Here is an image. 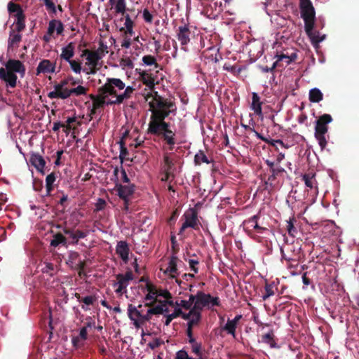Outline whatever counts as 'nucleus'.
I'll use <instances>...</instances> for the list:
<instances>
[{
    "label": "nucleus",
    "mask_w": 359,
    "mask_h": 359,
    "mask_svg": "<svg viewBox=\"0 0 359 359\" xmlns=\"http://www.w3.org/2000/svg\"><path fill=\"white\" fill-rule=\"evenodd\" d=\"M259 215H255L248 219L245 221V225L246 226L245 230L248 232V235H251L252 230H255L259 233H263L264 231H268V229L266 227L260 226L258 224V219L259 218Z\"/></svg>",
    "instance_id": "nucleus-9"
},
{
    "label": "nucleus",
    "mask_w": 359,
    "mask_h": 359,
    "mask_svg": "<svg viewBox=\"0 0 359 359\" xmlns=\"http://www.w3.org/2000/svg\"><path fill=\"white\" fill-rule=\"evenodd\" d=\"M191 30L189 25L180 26L177 31V37L180 42L182 48L186 50L185 46L190 42Z\"/></svg>",
    "instance_id": "nucleus-10"
},
{
    "label": "nucleus",
    "mask_w": 359,
    "mask_h": 359,
    "mask_svg": "<svg viewBox=\"0 0 359 359\" xmlns=\"http://www.w3.org/2000/svg\"><path fill=\"white\" fill-rule=\"evenodd\" d=\"M63 233L72 238V244H78L79 239L86 238L88 234V231H83L79 229L74 231L69 228H65Z\"/></svg>",
    "instance_id": "nucleus-16"
},
{
    "label": "nucleus",
    "mask_w": 359,
    "mask_h": 359,
    "mask_svg": "<svg viewBox=\"0 0 359 359\" xmlns=\"http://www.w3.org/2000/svg\"><path fill=\"white\" fill-rule=\"evenodd\" d=\"M163 344V341L161 339L156 338L152 341H150L147 346L152 350L159 347L161 345Z\"/></svg>",
    "instance_id": "nucleus-52"
},
{
    "label": "nucleus",
    "mask_w": 359,
    "mask_h": 359,
    "mask_svg": "<svg viewBox=\"0 0 359 359\" xmlns=\"http://www.w3.org/2000/svg\"><path fill=\"white\" fill-rule=\"evenodd\" d=\"M296 222L297 220L294 217L290 218L289 220L286 221L287 231L288 234L292 237H295V235L297 233V228L294 225V223Z\"/></svg>",
    "instance_id": "nucleus-37"
},
{
    "label": "nucleus",
    "mask_w": 359,
    "mask_h": 359,
    "mask_svg": "<svg viewBox=\"0 0 359 359\" xmlns=\"http://www.w3.org/2000/svg\"><path fill=\"white\" fill-rule=\"evenodd\" d=\"M332 118L330 114H325L316 121L315 133L326 134L328 130L327 124L331 123Z\"/></svg>",
    "instance_id": "nucleus-11"
},
{
    "label": "nucleus",
    "mask_w": 359,
    "mask_h": 359,
    "mask_svg": "<svg viewBox=\"0 0 359 359\" xmlns=\"http://www.w3.org/2000/svg\"><path fill=\"white\" fill-rule=\"evenodd\" d=\"M72 69L76 74H79L81 71V63L79 62H77L76 60H70L69 61H67Z\"/></svg>",
    "instance_id": "nucleus-50"
},
{
    "label": "nucleus",
    "mask_w": 359,
    "mask_h": 359,
    "mask_svg": "<svg viewBox=\"0 0 359 359\" xmlns=\"http://www.w3.org/2000/svg\"><path fill=\"white\" fill-rule=\"evenodd\" d=\"M299 8L301 17L304 22L305 32L311 40V42L315 48H319V43L323 41L326 36L320 35L318 31L314 30L316 11L311 0H300Z\"/></svg>",
    "instance_id": "nucleus-2"
},
{
    "label": "nucleus",
    "mask_w": 359,
    "mask_h": 359,
    "mask_svg": "<svg viewBox=\"0 0 359 359\" xmlns=\"http://www.w3.org/2000/svg\"><path fill=\"white\" fill-rule=\"evenodd\" d=\"M128 316L130 320L133 322V325L136 328L138 329L141 327L140 320L141 318L142 311L132 304L128 306Z\"/></svg>",
    "instance_id": "nucleus-14"
},
{
    "label": "nucleus",
    "mask_w": 359,
    "mask_h": 359,
    "mask_svg": "<svg viewBox=\"0 0 359 359\" xmlns=\"http://www.w3.org/2000/svg\"><path fill=\"white\" fill-rule=\"evenodd\" d=\"M191 351L199 358L202 356V347L201 344L198 343L196 341L191 343Z\"/></svg>",
    "instance_id": "nucleus-48"
},
{
    "label": "nucleus",
    "mask_w": 359,
    "mask_h": 359,
    "mask_svg": "<svg viewBox=\"0 0 359 359\" xmlns=\"http://www.w3.org/2000/svg\"><path fill=\"white\" fill-rule=\"evenodd\" d=\"M115 88L118 90H123L126 84L120 79L116 78H108L106 83L99 88V92L102 94H109L116 97L117 93Z\"/></svg>",
    "instance_id": "nucleus-6"
},
{
    "label": "nucleus",
    "mask_w": 359,
    "mask_h": 359,
    "mask_svg": "<svg viewBox=\"0 0 359 359\" xmlns=\"http://www.w3.org/2000/svg\"><path fill=\"white\" fill-rule=\"evenodd\" d=\"M100 94L101 95H99L97 98L95 99L94 102H93V106L94 109H100L103 107L105 104V98L107 94Z\"/></svg>",
    "instance_id": "nucleus-43"
},
{
    "label": "nucleus",
    "mask_w": 359,
    "mask_h": 359,
    "mask_svg": "<svg viewBox=\"0 0 359 359\" xmlns=\"http://www.w3.org/2000/svg\"><path fill=\"white\" fill-rule=\"evenodd\" d=\"M323 98V95L318 88H313L309 92V100L311 102H319Z\"/></svg>",
    "instance_id": "nucleus-35"
},
{
    "label": "nucleus",
    "mask_w": 359,
    "mask_h": 359,
    "mask_svg": "<svg viewBox=\"0 0 359 359\" xmlns=\"http://www.w3.org/2000/svg\"><path fill=\"white\" fill-rule=\"evenodd\" d=\"M153 314H149V309L147 310V312L146 314H142V316H141V318L140 320V322H141V326L142 325H144L146 322H148L151 319V316Z\"/></svg>",
    "instance_id": "nucleus-63"
},
{
    "label": "nucleus",
    "mask_w": 359,
    "mask_h": 359,
    "mask_svg": "<svg viewBox=\"0 0 359 359\" xmlns=\"http://www.w3.org/2000/svg\"><path fill=\"white\" fill-rule=\"evenodd\" d=\"M56 23H57V20H52L49 22L48 32L47 34L49 36H51L56 29Z\"/></svg>",
    "instance_id": "nucleus-54"
},
{
    "label": "nucleus",
    "mask_w": 359,
    "mask_h": 359,
    "mask_svg": "<svg viewBox=\"0 0 359 359\" xmlns=\"http://www.w3.org/2000/svg\"><path fill=\"white\" fill-rule=\"evenodd\" d=\"M201 320V312L196 310L194 315H191L189 320L193 321L194 323L198 325Z\"/></svg>",
    "instance_id": "nucleus-58"
},
{
    "label": "nucleus",
    "mask_w": 359,
    "mask_h": 359,
    "mask_svg": "<svg viewBox=\"0 0 359 359\" xmlns=\"http://www.w3.org/2000/svg\"><path fill=\"white\" fill-rule=\"evenodd\" d=\"M88 88L82 86H78L76 88H72L69 91H66L65 94L60 95V99L65 100L69 97L72 95L76 96L83 95L87 93Z\"/></svg>",
    "instance_id": "nucleus-23"
},
{
    "label": "nucleus",
    "mask_w": 359,
    "mask_h": 359,
    "mask_svg": "<svg viewBox=\"0 0 359 359\" xmlns=\"http://www.w3.org/2000/svg\"><path fill=\"white\" fill-rule=\"evenodd\" d=\"M158 297H163L165 299H172V295L169 291L167 290H158L157 289V294H156V298L158 299Z\"/></svg>",
    "instance_id": "nucleus-53"
},
{
    "label": "nucleus",
    "mask_w": 359,
    "mask_h": 359,
    "mask_svg": "<svg viewBox=\"0 0 359 359\" xmlns=\"http://www.w3.org/2000/svg\"><path fill=\"white\" fill-rule=\"evenodd\" d=\"M56 62H53L49 60L43 59L40 61L37 67L36 74L40 75L41 74H51L55 72Z\"/></svg>",
    "instance_id": "nucleus-13"
},
{
    "label": "nucleus",
    "mask_w": 359,
    "mask_h": 359,
    "mask_svg": "<svg viewBox=\"0 0 359 359\" xmlns=\"http://www.w3.org/2000/svg\"><path fill=\"white\" fill-rule=\"evenodd\" d=\"M183 217H184L185 221L180 229L179 234L183 233L187 228H192L195 230L199 229L200 222L198 219V212L195 208H189L183 215Z\"/></svg>",
    "instance_id": "nucleus-5"
},
{
    "label": "nucleus",
    "mask_w": 359,
    "mask_h": 359,
    "mask_svg": "<svg viewBox=\"0 0 359 359\" xmlns=\"http://www.w3.org/2000/svg\"><path fill=\"white\" fill-rule=\"evenodd\" d=\"M124 89L125 90L123 93L116 95V99L115 100L108 102L107 104H120L123 103L125 100L130 98L135 88L132 86H127Z\"/></svg>",
    "instance_id": "nucleus-22"
},
{
    "label": "nucleus",
    "mask_w": 359,
    "mask_h": 359,
    "mask_svg": "<svg viewBox=\"0 0 359 359\" xmlns=\"http://www.w3.org/2000/svg\"><path fill=\"white\" fill-rule=\"evenodd\" d=\"M60 244L65 245L67 244V238L61 233H57L53 236V239L50 242V245L57 247Z\"/></svg>",
    "instance_id": "nucleus-36"
},
{
    "label": "nucleus",
    "mask_w": 359,
    "mask_h": 359,
    "mask_svg": "<svg viewBox=\"0 0 359 359\" xmlns=\"http://www.w3.org/2000/svg\"><path fill=\"white\" fill-rule=\"evenodd\" d=\"M101 59L102 57H100V56L95 51H92V53L89 54L88 57H86L89 65L91 66L90 71L89 72L90 74H95L96 72L97 66Z\"/></svg>",
    "instance_id": "nucleus-27"
},
{
    "label": "nucleus",
    "mask_w": 359,
    "mask_h": 359,
    "mask_svg": "<svg viewBox=\"0 0 359 359\" xmlns=\"http://www.w3.org/2000/svg\"><path fill=\"white\" fill-rule=\"evenodd\" d=\"M120 158H123L128 154L127 148L125 147V143L123 141H120Z\"/></svg>",
    "instance_id": "nucleus-59"
},
{
    "label": "nucleus",
    "mask_w": 359,
    "mask_h": 359,
    "mask_svg": "<svg viewBox=\"0 0 359 359\" xmlns=\"http://www.w3.org/2000/svg\"><path fill=\"white\" fill-rule=\"evenodd\" d=\"M118 196L124 200L125 203L128 201V197L134 193V185H116Z\"/></svg>",
    "instance_id": "nucleus-20"
},
{
    "label": "nucleus",
    "mask_w": 359,
    "mask_h": 359,
    "mask_svg": "<svg viewBox=\"0 0 359 359\" xmlns=\"http://www.w3.org/2000/svg\"><path fill=\"white\" fill-rule=\"evenodd\" d=\"M15 18V29L18 32H22L25 28V15L24 12H20L14 15Z\"/></svg>",
    "instance_id": "nucleus-28"
},
{
    "label": "nucleus",
    "mask_w": 359,
    "mask_h": 359,
    "mask_svg": "<svg viewBox=\"0 0 359 359\" xmlns=\"http://www.w3.org/2000/svg\"><path fill=\"white\" fill-rule=\"evenodd\" d=\"M117 283H114V286L118 285L115 292L117 294H123L126 292V288L129 285V282L133 279V272L130 270L125 274L118 273L116 276Z\"/></svg>",
    "instance_id": "nucleus-7"
},
{
    "label": "nucleus",
    "mask_w": 359,
    "mask_h": 359,
    "mask_svg": "<svg viewBox=\"0 0 359 359\" xmlns=\"http://www.w3.org/2000/svg\"><path fill=\"white\" fill-rule=\"evenodd\" d=\"M174 163L168 154H165L163 157V171H174Z\"/></svg>",
    "instance_id": "nucleus-38"
},
{
    "label": "nucleus",
    "mask_w": 359,
    "mask_h": 359,
    "mask_svg": "<svg viewBox=\"0 0 359 359\" xmlns=\"http://www.w3.org/2000/svg\"><path fill=\"white\" fill-rule=\"evenodd\" d=\"M175 359H194L190 357L184 350H180L177 352Z\"/></svg>",
    "instance_id": "nucleus-56"
},
{
    "label": "nucleus",
    "mask_w": 359,
    "mask_h": 359,
    "mask_svg": "<svg viewBox=\"0 0 359 359\" xmlns=\"http://www.w3.org/2000/svg\"><path fill=\"white\" fill-rule=\"evenodd\" d=\"M136 72L139 74L138 80L142 82V83L147 86L150 90H153L155 86V79L154 76L147 71L138 69H136Z\"/></svg>",
    "instance_id": "nucleus-15"
},
{
    "label": "nucleus",
    "mask_w": 359,
    "mask_h": 359,
    "mask_svg": "<svg viewBox=\"0 0 359 359\" xmlns=\"http://www.w3.org/2000/svg\"><path fill=\"white\" fill-rule=\"evenodd\" d=\"M325 135V134L315 133V137L318 141L321 149H324L327 145V140Z\"/></svg>",
    "instance_id": "nucleus-49"
},
{
    "label": "nucleus",
    "mask_w": 359,
    "mask_h": 359,
    "mask_svg": "<svg viewBox=\"0 0 359 359\" xmlns=\"http://www.w3.org/2000/svg\"><path fill=\"white\" fill-rule=\"evenodd\" d=\"M194 161L196 165H201L202 163H205L207 164L210 163L203 151H199V152L195 155Z\"/></svg>",
    "instance_id": "nucleus-41"
},
{
    "label": "nucleus",
    "mask_w": 359,
    "mask_h": 359,
    "mask_svg": "<svg viewBox=\"0 0 359 359\" xmlns=\"http://www.w3.org/2000/svg\"><path fill=\"white\" fill-rule=\"evenodd\" d=\"M8 11L10 15H13V16L16 13H20V12H24L20 4L13 3L12 1H10L8 4Z\"/></svg>",
    "instance_id": "nucleus-39"
},
{
    "label": "nucleus",
    "mask_w": 359,
    "mask_h": 359,
    "mask_svg": "<svg viewBox=\"0 0 359 359\" xmlns=\"http://www.w3.org/2000/svg\"><path fill=\"white\" fill-rule=\"evenodd\" d=\"M194 300L195 297H194V294H190L189 296V300H181L179 306L186 310H190L194 304Z\"/></svg>",
    "instance_id": "nucleus-40"
},
{
    "label": "nucleus",
    "mask_w": 359,
    "mask_h": 359,
    "mask_svg": "<svg viewBox=\"0 0 359 359\" xmlns=\"http://www.w3.org/2000/svg\"><path fill=\"white\" fill-rule=\"evenodd\" d=\"M109 3L111 5L112 8L115 9L116 14H121L125 17L126 11V0H109Z\"/></svg>",
    "instance_id": "nucleus-26"
},
{
    "label": "nucleus",
    "mask_w": 359,
    "mask_h": 359,
    "mask_svg": "<svg viewBox=\"0 0 359 359\" xmlns=\"http://www.w3.org/2000/svg\"><path fill=\"white\" fill-rule=\"evenodd\" d=\"M269 171L271 172V175H269L267 180L265 181V184L266 186V188H270L271 189H273L277 185V178L278 177H281L283 175V173L285 172V170L280 166H276V168L272 169Z\"/></svg>",
    "instance_id": "nucleus-12"
},
{
    "label": "nucleus",
    "mask_w": 359,
    "mask_h": 359,
    "mask_svg": "<svg viewBox=\"0 0 359 359\" xmlns=\"http://www.w3.org/2000/svg\"><path fill=\"white\" fill-rule=\"evenodd\" d=\"M43 181L39 179H34L33 181V188L36 191H40L43 189Z\"/></svg>",
    "instance_id": "nucleus-57"
},
{
    "label": "nucleus",
    "mask_w": 359,
    "mask_h": 359,
    "mask_svg": "<svg viewBox=\"0 0 359 359\" xmlns=\"http://www.w3.org/2000/svg\"><path fill=\"white\" fill-rule=\"evenodd\" d=\"M237 324L231 319H228L225 325L222 327V330L226 331L229 334L236 337V330L237 328Z\"/></svg>",
    "instance_id": "nucleus-33"
},
{
    "label": "nucleus",
    "mask_w": 359,
    "mask_h": 359,
    "mask_svg": "<svg viewBox=\"0 0 359 359\" xmlns=\"http://www.w3.org/2000/svg\"><path fill=\"white\" fill-rule=\"evenodd\" d=\"M178 261L179 259L177 258V257L175 255H172L170 259L168 267L164 271L165 274H168L169 276L172 278H176L177 275H178Z\"/></svg>",
    "instance_id": "nucleus-21"
},
{
    "label": "nucleus",
    "mask_w": 359,
    "mask_h": 359,
    "mask_svg": "<svg viewBox=\"0 0 359 359\" xmlns=\"http://www.w3.org/2000/svg\"><path fill=\"white\" fill-rule=\"evenodd\" d=\"M22 36L20 34H13V32L10 34L8 39V46H13L20 42Z\"/></svg>",
    "instance_id": "nucleus-45"
},
{
    "label": "nucleus",
    "mask_w": 359,
    "mask_h": 359,
    "mask_svg": "<svg viewBox=\"0 0 359 359\" xmlns=\"http://www.w3.org/2000/svg\"><path fill=\"white\" fill-rule=\"evenodd\" d=\"M70 80H73L72 76H69L67 79L62 80L59 83L54 86V90L48 93V97L50 99H60V95L65 94L66 91H69L70 88L67 87L69 84Z\"/></svg>",
    "instance_id": "nucleus-8"
},
{
    "label": "nucleus",
    "mask_w": 359,
    "mask_h": 359,
    "mask_svg": "<svg viewBox=\"0 0 359 359\" xmlns=\"http://www.w3.org/2000/svg\"><path fill=\"white\" fill-rule=\"evenodd\" d=\"M26 68L25 65L19 60L9 59L5 63V68H0V79L6 83L11 88H15L17 85L18 76L20 74L22 78L25 75Z\"/></svg>",
    "instance_id": "nucleus-3"
},
{
    "label": "nucleus",
    "mask_w": 359,
    "mask_h": 359,
    "mask_svg": "<svg viewBox=\"0 0 359 359\" xmlns=\"http://www.w3.org/2000/svg\"><path fill=\"white\" fill-rule=\"evenodd\" d=\"M145 287L146 290L148 291V294L145 296L144 299L146 301L151 302L146 303L144 306H153L154 304H156L158 302V299L156 298L157 288L154 285H153L150 282L147 283Z\"/></svg>",
    "instance_id": "nucleus-17"
},
{
    "label": "nucleus",
    "mask_w": 359,
    "mask_h": 359,
    "mask_svg": "<svg viewBox=\"0 0 359 359\" xmlns=\"http://www.w3.org/2000/svg\"><path fill=\"white\" fill-rule=\"evenodd\" d=\"M75 297L79 302H83L87 306L93 305L97 300L95 295H90L83 297L79 293H75Z\"/></svg>",
    "instance_id": "nucleus-34"
},
{
    "label": "nucleus",
    "mask_w": 359,
    "mask_h": 359,
    "mask_svg": "<svg viewBox=\"0 0 359 359\" xmlns=\"http://www.w3.org/2000/svg\"><path fill=\"white\" fill-rule=\"evenodd\" d=\"M189 264L191 269L194 271V273H197L198 272V269L196 267V265L198 264V261L195 259H189Z\"/></svg>",
    "instance_id": "nucleus-64"
},
{
    "label": "nucleus",
    "mask_w": 359,
    "mask_h": 359,
    "mask_svg": "<svg viewBox=\"0 0 359 359\" xmlns=\"http://www.w3.org/2000/svg\"><path fill=\"white\" fill-rule=\"evenodd\" d=\"M75 44L74 42L69 43L65 47L62 48L60 58L65 61H69L74 55Z\"/></svg>",
    "instance_id": "nucleus-24"
},
{
    "label": "nucleus",
    "mask_w": 359,
    "mask_h": 359,
    "mask_svg": "<svg viewBox=\"0 0 359 359\" xmlns=\"http://www.w3.org/2000/svg\"><path fill=\"white\" fill-rule=\"evenodd\" d=\"M48 12L56 13V7L53 0H43Z\"/></svg>",
    "instance_id": "nucleus-51"
},
{
    "label": "nucleus",
    "mask_w": 359,
    "mask_h": 359,
    "mask_svg": "<svg viewBox=\"0 0 359 359\" xmlns=\"http://www.w3.org/2000/svg\"><path fill=\"white\" fill-rule=\"evenodd\" d=\"M124 18H125V23H124L125 27L120 28V32L124 31L126 35L128 34L130 36H133L134 34V32H133L134 22L131 20V18L128 14H126Z\"/></svg>",
    "instance_id": "nucleus-29"
},
{
    "label": "nucleus",
    "mask_w": 359,
    "mask_h": 359,
    "mask_svg": "<svg viewBox=\"0 0 359 359\" xmlns=\"http://www.w3.org/2000/svg\"><path fill=\"white\" fill-rule=\"evenodd\" d=\"M95 321L93 320V318L90 316H88L86 318V323L84 324L83 327L88 330V328H92L95 326Z\"/></svg>",
    "instance_id": "nucleus-62"
},
{
    "label": "nucleus",
    "mask_w": 359,
    "mask_h": 359,
    "mask_svg": "<svg viewBox=\"0 0 359 359\" xmlns=\"http://www.w3.org/2000/svg\"><path fill=\"white\" fill-rule=\"evenodd\" d=\"M151 111L150 120L147 130L150 134L161 138L172 150L177 144L176 133L170 129V124L165 119L172 114L175 115L177 106L171 99L165 98L154 92L153 100L149 102Z\"/></svg>",
    "instance_id": "nucleus-1"
},
{
    "label": "nucleus",
    "mask_w": 359,
    "mask_h": 359,
    "mask_svg": "<svg viewBox=\"0 0 359 359\" xmlns=\"http://www.w3.org/2000/svg\"><path fill=\"white\" fill-rule=\"evenodd\" d=\"M262 102L260 101V97L257 93L252 94V104L250 108L258 116H262Z\"/></svg>",
    "instance_id": "nucleus-25"
},
{
    "label": "nucleus",
    "mask_w": 359,
    "mask_h": 359,
    "mask_svg": "<svg viewBox=\"0 0 359 359\" xmlns=\"http://www.w3.org/2000/svg\"><path fill=\"white\" fill-rule=\"evenodd\" d=\"M106 206V201L102 198H98L97 202L95 204V210H102Z\"/></svg>",
    "instance_id": "nucleus-60"
},
{
    "label": "nucleus",
    "mask_w": 359,
    "mask_h": 359,
    "mask_svg": "<svg viewBox=\"0 0 359 359\" xmlns=\"http://www.w3.org/2000/svg\"><path fill=\"white\" fill-rule=\"evenodd\" d=\"M108 47L107 44H105L102 41H100L99 42V47L96 50H94L95 53H97L98 55L100 56V57H103L106 53H108Z\"/></svg>",
    "instance_id": "nucleus-46"
},
{
    "label": "nucleus",
    "mask_w": 359,
    "mask_h": 359,
    "mask_svg": "<svg viewBox=\"0 0 359 359\" xmlns=\"http://www.w3.org/2000/svg\"><path fill=\"white\" fill-rule=\"evenodd\" d=\"M164 176L161 178L163 182H168L172 178V180L175 178V175L172 171H163Z\"/></svg>",
    "instance_id": "nucleus-61"
},
{
    "label": "nucleus",
    "mask_w": 359,
    "mask_h": 359,
    "mask_svg": "<svg viewBox=\"0 0 359 359\" xmlns=\"http://www.w3.org/2000/svg\"><path fill=\"white\" fill-rule=\"evenodd\" d=\"M262 341L269 344L271 348H278V345L275 341V335L273 330H270L268 333L262 335Z\"/></svg>",
    "instance_id": "nucleus-30"
},
{
    "label": "nucleus",
    "mask_w": 359,
    "mask_h": 359,
    "mask_svg": "<svg viewBox=\"0 0 359 359\" xmlns=\"http://www.w3.org/2000/svg\"><path fill=\"white\" fill-rule=\"evenodd\" d=\"M56 180V177L54 172H51L48 175L46 178V196H50L51 191L53 189V183Z\"/></svg>",
    "instance_id": "nucleus-32"
},
{
    "label": "nucleus",
    "mask_w": 359,
    "mask_h": 359,
    "mask_svg": "<svg viewBox=\"0 0 359 359\" xmlns=\"http://www.w3.org/2000/svg\"><path fill=\"white\" fill-rule=\"evenodd\" d=\"M116 252L121 258L124 263L128 262L130 248L126 241H121L117 243Z\"/></svg>",
    "instance_id": "nucleus-18"
},
{
    "label": "nucleus",
    "mask_w": 359,
    "mask_h": 359,
    "mask_svg": "<svg viewBox=\"0 0 359 359\" xmlns=\"http://www.w3.org/2000/svg\"><path fill=\"white\" fill-rule=\"evenodd\" d=\"M142 62L144 65L148 66L154 65L155 68L158 67V64L156 62V60L154 56L151 55H144L142 57Z\"/></svg>",
    "instance_id": "nucleus-44"
},
{
    "label": "nucleus",
    "mask_w": 359,
    "mask_h": 359,
    "mask_svg": "<svg viewBox=\"0 0 359 359\" xmlns=\"http://www.w3.org/2000/svg\"><path fill=\"white\" fill-rule=\"evenodd\" d=\"M29 162L39 172L44 174L43 168L46 161L40 154L32 153L29 158Z\"/></svg>",
    "instance_id": "nucleus-19"
},
{
    "label": "nucleus",
    "mask_w": 359,
    "mask_h": 359,
    "mask_svg": "<svg viewBox=\"0 0 359 359\" xmlns=\"http://www.w3.org/2000/svg\"><path fill=\"white\" fill-rule=\"evenodd\" d=\"M142 16L146 22H147V23L152 22L153 15L151 13H150V12L149 11V10L147 8H145L143 10Z\"/></svg>",
    "instance_id": "nucleus-55"
},
{
    "label": "nucleus",
    "mask_w": 359,
    "mask_h": 359,
    "mask_svg": "<svg viewBox=\"0 0 359 359\" xmlns=\"http://www.w3.org/2000/svg\"><path fill=\"white\" fill-rule=\"evenodd\" d=\"M86 266V262L85 260H79V263L75 265L74 269L79 271V276L80 277L86 276V273L84 271Z\"/></svg>",
    "instance_id": "nucleus-47"
},
{
    "label": "nucleus",
    "mask_w": 359,
    "mask_h": 359,
    "mask_svg": "<svg viewBox=\"0 0 359 359\" xmlns=\"http://www.w3.org/2000/svg\"><path fill=\"white\" fill-rule=\"evenodd\" d=\"M302 180L304 182L305 185L309 189H313L314 188H317V182L314 174L306 173L303 175Z\"/></svg>",
    "instance_id": "nucleus-31"
},
{
    "label": "nucleus",
    "mask_w": 359,
    "mask_h": 359,
    "mask_svg": "<svg viewBox=\"0 0 359 359\" xmlns=\"http://www.w3.org/2000/svg\"><path fill=\"white\" fill-rule=\"evenodd\" d=\"M194 297H195V300L193 307L200 312L205 307L220 306V300L218 297H212L211 294H205L203 291H198Z\"/></svg>",
    "instance_id": "nucleus-4"
},
{
    "label": "nucleus",
    "mask_w": 359,
    "mask_h": 359,
    "mask_svg": "<svg viewBox=\"0 0 359 359\" xmlns=\"http://www.w3.org/2000/svg\"><path fill=\"white\" fill-rule=\"evenodd\" d=\"M159 304L155 305V304H153V306H149L150 309H149V313L153 314V315H159L163 314V302L162 300L158 299V302Z\"/></svg>",
    "instance_id": "nucleus-42"
}]
</instances>
